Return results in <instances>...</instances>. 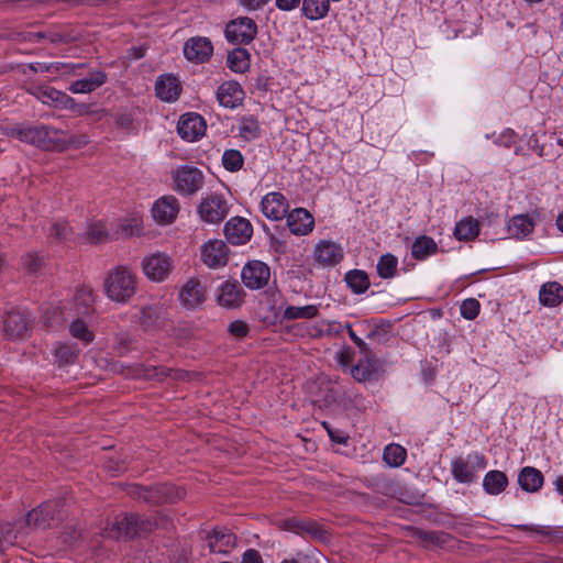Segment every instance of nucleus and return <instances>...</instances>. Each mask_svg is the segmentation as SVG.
<instances>
[{
	"label": "nucleus",
	"instance_id": "774afa93",
	"mask_svg": "<svg viewBox=\"0 0 563 563\" xmlns=\"http://www.w3.org/2000/svg\"><path fill=\"white\" fill-rule=\"evenodd\" d=\"M556 227L561 232H563V212L556 218Z\"/></svg>",
	"mask_w": 563,
	"mask_h": 563
},
{
	"label": "nucleus",
	"instance_id": "c9c22d12",
	"mask_svg": "<svg viewBox=\"0 0 563 563\" xmlns=\"http://www.w3.org/2000/svg\"><path fill=\"white\" fill-rule=\"evenodd\" d=\"M330 10V0H302L301 12L308 20L324 18Z\"/></svg>",
	"mask_w": 563,
	"mask_h": 563
},
{
	"label": "nucleus",
	"instance_id": "20e7f679",
	"mask_svg": "<svg viewBox=\"0 0 563 563\" xmlns=\"http://www.w3.org/2000/svg\"><path fill=\"white\" fill-rule=\"evenodd\" d=\"M173 189L180 196L196 195L205 185L201 169L192 165H181L172 172Z\"/></svg>",
	"mask_w": 563,
	"mask_h": 563
},
{
	"label": "nucleus",
	"instance_id": "0e129e2a",
	"mask_svg": "<svg viewBox=\"0 0 563 563\" xmlns=\"http://www.w3.org/2000/svg\"><path fill=\"white\" fill-rule=\"evenodd\" d=\"M67 142L74 147H81L88 143V137L86 135L71 136Z\"/></svg>",
	"mask_w": 563,
	"mask_h": 563
},
{
	"label": "nucleus",
	"instance_id": "423d86ee",
	"mask_svg": "<svg viewBox=\"0 0 563 563\" xmlns=\"http://www.w3.org/2000/svg\"><path fill=\"white\" fill-rule=\"evenodd\" d=\"M197 211L203 222L219 224L228 216L229 205L222 195L209 194L201 198Z\"/></svg>",
	"mask_w": 563,
	"mask_h": 563
},
{
	"label": "nucleus",
	"instance_id": "49530a36",
	"mask_svg": "<svg viewBox=\"0 0 563 563\" xmlns=\"http://www.w3.org/2000/svg\"><path fill=\"white\" fill-rule=\"evenodd\" d=\"M260 134V124L257 120L252 117H244L239 123V135L245 141L255 140Z\"/></svg>",
	"mask_w": 563,
	"mask_h": 563
},
{
	"label": "nucleus",
	"instance_id": "58836bf2",
	"mask_svg": "<svg viewBox=\"0 0 563 563\" xmlns=\"http://www.w3.org/2000/svg\"><path fill=\"white\" fill-rule=\"evenodd\" d=\"M437 243L433 241V239L422 235L415 240L412 247H411V254L416 260H424L429 255H432L437 252Z\"/></svg>",
	"mask_w": 563,
	"mask_h": 563
},
{
	"label": "nucleus",
	"instance_id": "4c0bfd02",
	"mask_svg": "<svg viewBox=\"0 0 563 563\" xmlns=\"http://www.w3.org/2000/svg\"><path fill=\"white\" fill-rule=\"evenodd\" d=\"M227 63L232 71L243 74L250 68V54L245 48H234L229 53Z\"/></svg>",
	"mask_w": 563,
	"mask_h": 563
},
{
	"label": "nucleus",
	"instance_id": "13d9d810",
	"mask_svg": "<svg viewBox=\"0 0 563 563\" xmlns=\"http://www.w3.org/2000/svg\"><path fill=\"white\" fill-rule=\"evenodd\" d=\"M268 2L269 0H239L240 5H242L247 11L261 10Z\"/></svg>",
	"mask_w": 563,
	"mask_h": 563
},
{
	"label": "nucleus",
	"instance_id": "ea45409f",
	"mask_svg": "<svg viewBox=\"0 0 563 563\" xmlns=\"http://www.w3.org/2000/svg\"><path fill=\"white\" fill-rule=\"evenodd\" d=\"M345 282L354 294H363L369 287L367 274L361 269H352L345 274Z\"/></svg>",
	"mask_w": 563,
	"mask_h": 563
},
{
	"label": "nucleus",
	"instance_id": "338daca9",
	"mask_svg": "<svg viewBox=\"0 0 563 563\" xmlns=\"http://www.w3.org/2000/svg\"><path fill=\"white\" fill-rule=\"evenodd\" d=\"M555 488L560 495H563V475L558 476L554 481Z\"/></svg>",
	"mask_w": 563,
	"mask_h": 563
},
{
	"label": "nucleus",
	"instance_id": "c85d7f7f",
	"mask_svg": "<svg viewBox=\"0 0 563 563\" xmlns=\"http://www.w3.org/2000/svg\"><path fill=\"white\" fill-rule=\"evenodd\" d=\"M544 482L542 473L532 466L523 467L518 475V484L522 490L528 493L538 492Z\"/></svg>",
	"mask_w": 563,
	"mask_h": 563
},
{
	"label": "nucleus",
	"instance_id": "864d4df0",
	"mask_svg": "<svg viewBox=\"0 0 563 563\" xmlns=\"http://www.w3.org/2000/svg\"><path fill=\"white\" fill-rule=\"evenodd\" d=\"M460 309L463 318L467 320H474L479 313L481 305L478 300L468 298L462 302Z\"/></svg>",
	"mask_w": 563,
	"mask_h": 563
},
{
	"label": "nucleus",
	"instance_id": "412c9836",
	"mask_svg": "<svg viewBox=\"0 0 563 563\" xmlns=\"http://www.w3.org/2000/svg\"><path fill=\"white\" fill-rule=\"evenodd\" d=\"M217 99L222 107L234 109L242 103L244 91L239 82L229 80L219 86Z\"/></svg>",
	"mask_w": 563,
	"mask_h": 563
},
{
	"label": "nucleus",
	"instance_id": "6e6552de",
	"mask_svg": "<svg viewBox=\"0 0 563 563\" xmlns=\"http://www.w3.org/2000/svg\"><path fill=\"white\" fill-rule=\"evenodd\" d=\"M60 501L48 500L32 509L26 516V525L33 529L44 530L60 519Z\"/></svg>",
	"mask_w": 563,
	"mask_h": 563
},
{
	"label": "nucleus",
	"instance_id": "603ef678",
	"mask_svg": "<svg viewBox=\"0 0 563 563\" xmlns=\"http://www.w3.org/2000/svg\"><path fill=\"white\" fill-rule=\"evenodd\" d=\"M44 264L43 257L34 253H29L22 257V265L30 274H36Z\"/></svg>",
	"mask_w": 563,
	"mask_h": 563
},
{
	"label": "nucleus",
	"instance_id": "aec40b11",
	"mask_svg": "<svg viewBox=\"0 0 563 563\" xmlns=\"http://www.w3.org/2000/svg\"><path fill=\"white\" fill-rule=\"evenodd\" d=\"M179 300L187 308H197L206 300V290L197 278H190L179 291Z\"/></svg>",
	"mask_w": 563,
	"mask_h": 563
},
{
	"label": "nucleus",
	"instance_id": "72a5a7b5",
	"mask_svg": "<svg viewBox=\"0 0 563 563\" xmlns=\"http://www.w3.org/2000/svg\"><path fill=\"white\" fill-rule=\"evenodd\" d=\"M478 233L479 223L472 217L463 218L454 228V236L459 241H472L477 238Z\"/></svg>",
	"mask_w": 563,
	"mask_h": 563
},
{
	"label": "nucleus",
	"instance_id": "4468645a",
	"mask_svg": "<svg viewBox=\"0 0 563 563\" xmlns=\"http://www.w3.org/2000/svg\"><path fill=\"white\" fill-rule=\"evenodd\" d=\"M180 210L178 199L173 195L163 196L157 199L152 207L154 220L163 225L173 223Z\"/></svg>",
	"mask_w": 563,
	"mask_h": 563
},
{
	"label": "nucleus",
	"instance_id": "c756f323",
	"mask_svg": "<svg viewBox=\"0 0 563 563\" xmlns=\"http://www.w3.org/2000/svg\"><path fill=\"white\" fill-rule=\"evenodd\" d=\"M534 229V221L528 214H518L508 222V233L515 239H525Z\"/></svg>",
	"mask_w": 563,
	"mask_h": 563
},
{
	"label": "nucleus",
	"instance_id": "473e14b6",
	"mask_svg": "<svg viewBox=\"0 0 563 563\" xmlns=\"http://www.w3.org/2000/svg\"><path fill=\"white\" fill-rule=\"evenodd\" d=\"M508 485V478L501 471H489L483 479V488L489 495L503 493Z\"/></svg>",
	"mask_w": 563,
	"mask_h": 563
},
{
	"label": "nucleus",
	"instance_id": "4be33fe9",
	"mask_svg": "<svg viewBox=\"0 0 563 563\" xmlns=\"http://www.w3.org/2000/svg\"><path fill=\"white\" fill-rule=\"evenodd\" d=\"M289 231L295 235H306L313 229L314 221L308 210L296 208L290 211L286 220Z\"/></svg>",
	"mask_w": 563,
	"mask_h": 563
},
{
	"label": "nucleus",
	"instance_id": "6ab92c4d",
	"mask_svg": "<svg viewBox=\"0 0 563 563\" xmlns=\"http://www.w3.org/2000/svg\"><path fill=\"white\" fill-rule=\"evenodd\" d=\"M208 548L212 553L227 554L236 544V537L227 528H216L207 536Z\"/></svg>",
	"mask_w": 563,
	"mask_h": 563
},
{
	"label": "nucleus",
	"instance_id": "e2e57ef3",
	"mask_svg": "<svg viewBox=\"0 0 563 563\" xmlns=\"http://www.w3.org/2000/svg\"><path fill=\"white\" fill-rule=\"evenodd\" d=\"M417 534L419 536L420 539H422L423 541L428 542V543H438L440 541H442V537L443 536H439L434 532H422V531H417Z\"/></svg>",
	"mask_w": 563,
	"mask_h": 563
},
{
	"label": "nucleus",
	"instance_id": "6e6d98bb",
	"mask_svg": "<svg viewBox=\"0 0 563 563\" xmlns=\"http://www.w3.org/2000/svg\"><path fill=\"white\" fill-rule=\"evenodd\" d=\"M517 529L522 531H529L531 533L550 537L552 536V531L550 527L547 526H538V525H517L515 526Z\"/></svg>",
	"mask_w": 563,
	"mask_h": 563
},
{
	"label": "nucleus",
	"instance_id": "e433bc0d",
	"mask_svg": "<svg viewBox=\"0 0 563 563\" xmlns=\"http://www.w3.org/2000/svg\"><path fill=\"white\" fill-rule=\"evenodd\" d=\"M540 302L548 307H555L563 300V287L559 283L544 284L539 292Z\"/></svg>",
	"mask_w": 563,
	"mask_h": 563
},
{
	"label": "nucleus",
	"instance_id": "f03ea898",
	"mask_svg": "<svg viewBox=\"0 0 563 563\" xmlns=\"http://www.w3.org/2000/svg\"><path fill=\"white\" fill-rule=\"evenodd\" d=\"M156 527H158L156 519L134 514H121L114 518L109 528L103 530L102 536L115 540L131 539L151 532Z\"/></svg>",
	"mask_w": 563,
	"mask_h": 563
},
{
	"label": "nucleus",
	"instance_id": "393cba45",
	"mask_svg": "<svg viewBox=\"0 0 563 563\" xmlns=\"http://www.w3.org/2000/svg\"><path fill=\"white\" fill-rule=\"evenodd\" d=\"M107 81V74L99 69L90 70L81 79L73 81L68 89L73 93H89L101 87Z\"/></svg>",
	"mask_w": 563,
	"mask_h": 563
},
{
	"label": "nucleus",
	"instance_id": "9b49d317",
	"mask_svg": "<svg viewBox=\"0 0 563 563\" xmlns=\"http://www.w3.org/2000/svg\"><path fill=\"white\" fill-rule=\"evenodd\" d=\"M201 261L209 268H220L228 264L229 249L222 240H210L201 246Z\"/></svg>",
	"mask_w": 563,
	"mask_h": 563
},
{
	"label": "nucleus",
	"instance_id": "37998d69",
	"mask_svg": "<svg viewBox=\"0 0 563 563\" xmlns=\"http://www.w3.org/2000/svg\"><path fill=\"white\" fill-rule=\"evenodd\" d=\"M397 267V257L390 253H386L379 257L376 269L380 278L389 279L396 276Z\"/></svg>",
	"mask_w": 563,
	"mask_h": 563
},
{
	"label": "nucleus",
	"instance_id": "0eeeda50",
	"mask_svg": "<svg viewBox=\"0 0 563 563\" xmlns=\"http://www.w3.org/2000/svg\"><path fill=\"white\" fill-rule=\"evenodd\" d=\"M173 269V258L163 252L150 254L142 261V271L144 275L154 283H162L166 280Z\"/></svg>",
	"mask_w": 563,
	"mask_h": 563
},
{
	"label": "nucleus",
	"instance_id": "9d476101",
	"mask_svg": "<svg viewBox=\"0 0 563 563\" xmlns=\"http://www.w3.org/2000/svg\"><path fill=\"white\" fill-rule=\"evenodd\" d=\"M241 277L247 288L261 289L267 285L271 271L264 262L251 261L242 268Z\"/></svg>",
	"mask_w": 563,
	"mask_h": 563
},
{
	"label": "nucleus",
	"instance_id": "de8ad7c7",
	"mask_svg": "<svg viewBox=\"0 0 563 563\" xmlns=\"http://www.w3.org/2000/svg\"><path fill=\"white\" fill-rule=\"evenodd\" d=\"M244 158L238 150H227L222 155V165L229 172H238L243 167Z\"/></svg>",
	"mask_w": 563,
	"mask_h": 563
},
{
	"label": "nucleus",
	"instance_id": "ddd939ff",
	"mask_svg": "<svg viewBox=\"0 0 563 563\" xmlns=\"http://www.w3.org/2000/svg\"><path fill=\"white\" fill-rule=\"evenodd\" d=\"M206 121L198 113L189 112L179 118L177 131L181 139L188 142H195L203 136L206 132Z\"/></svg>",
	"mask_w": 563,
	"mask_h": 563
},
{
	"label": "nucleus",
	"instance_id": "680f3d73",
	"mask_svg": "<svg viewBox=\"0 0 563 563\" xmlns=\"http://www.w3.org/2000/svg\"><path fill=\"white\" fill-rule=\"evenodd\" d=\"M301 0H275L276 7L282 11H291L300 4Z\"/></svg>",
	"mask_w": 563,
	"mask_h": 563
},
{
	"label": "nucleus",
	"instance_id": "b1692460",
	"mask_svg": "<svg viewBox=\"0 0 563 563\" xmlns=\"http://www.w3.org/2000/svg\"><path fill=\"white\" fill-rule=\"evenodd\" d=\"M155 92L161 100L173 102L178 99L181 86L179 80L173 75H162L156 80Z\"/></svg>",
	"mask_w": 563,
	"mask_h": 563
},
{
	"label": "nucleus",
	"instance_id": "39448f33",
	"mask_svg": "<svg viewBox=\"0 0 563 563\" xmlns=\"http://www.w3.org/2000/svg\"><path fill=\"white\" fill-rule=\"evenodd\" d=\"M487 467L486 457L479 452H472L466 457H455L451 461L453 478L462 484H470L476 479V473Z\"/></svg>",
	"mask_w": 563,
	"mask_h": 563
},
{
	"label": "nucleus",
	"instance_id": "2eb2a0df",
	"mask_svg": "<svg viewBox=\"0 0 563 563\" xmlns=\"http://www.w3.org/2000/svg\"><path fill=\"white\" fill-rule=\"evenodd\" d=\"M183 51L188 60L202 64L211 57L213 46L208 37L195 36L186 41Z\"/></svg>",
	"mask_w": 563,
	"mask_h": 563
},
{
	"label": "nucleus",
	"instance_id": "f704fd0d",
	"mask_svg": "<svg viewBox=\"0 0 563 563\" xmlns=\"http://www.w3.org/2000/svg\"><path fill=\"white\" fill-rule=\"evenodd\" d=\"M81 239L89 243H103L114 239L113 232H110L102 221L91 222Z\"/></svg>",
	"mask_w": 563,
	"mask_h": 563
},
{
	"label": "nucleus",
	"instance_id": "a18cd8bd",
	"mask_svg": "<svg viewBox=\"0 0 563 563\" xmlns=\"http://www.w3.org/2000/svg\"><path fill=\"white\" fill-rule=\"evenodd\" d=\"M406 456L407 452L405 448L399 444L391 443L384 449L383 460L387 465L398 467L405 463Z\"/></svg>",
	"mask_w": 563,
	"mask_h": 563
},
{
	"label": "nucleus",
	"instance_id": "a211bd4d",
	"mask_svg": "<svg viewBox=\"0 0 563 563\" xmlns=\"http://www.w3.org/2000/svg\"><path fill=\"white\" fill-rule=\"evenodd\" d=\"M289 208L286 197L282 192L272 191L266 194L261 201V209L264 216L271 220H280Z\"/></svg>",
	"mask_w": 563,
	"mask_h": 563
},
{
	"label": "nucleus",
	"instance_id": "a878e982",
	"mask_svg": "<svg viewBox=\"0 0 563 563\" xmlns=\"http://www.w3.org/2000/svg\"><path fill=\"white\" fill-rule=\"evenodd\" d=\"M30 93L45 104L67 107L68 103L74 102V99L65 92L48 86L34 87L30 89Z\"/></svg>",
	"mask_w": 563,
	"mask_h": 563
},
{
	"label": "nucleus",
	"instance_id": "bf43d9fd",
	"mask_svg": "<svg viewBox=\"0 0 563 563\" xmlns=\"http://www.w3.org/2000/svg\"><path fill=\"white\" fill-rule=\"evenodd\" d=\"M242 563H263V560L257 550L247 549L242 556Z\"/></svg>",
	"mask_w": 563,
	"mask_h": 563
},
{
	"label": "nucleus",
	"instance_id": "7ed1b4c3",
	"mask_svg": "<svg viewBox=\"0 0 563 563\" xmlns=\"http://www.w3.org/2000/svg\"><path fill=\"white\" fill-rule=\"evenodd\" d=\"M95 296L90 287H80L74 297L73 303L68 311H59L54 309L47 311L43 316V322L48 329H54L68 317L82 316L87 317L93 311Z\"/></svg>",
	"mask_w": 563,
	"mask_h": 563
},
{
	"label": "nucleus",
	"instance_id": "f8f14e48",
	"mask_svg": "<svg viewBox=\"0 0 563 563\" xmlns=\"http://www.w3.org/2000/svg\"><path fill=\"white\" fill-rule=\"evenodd\" d=\"M57 131L45 125L40 126H16L11 131V135L18 140L36 146H47V141L53 140V134Z\"/></svg>",
	"mask_w": 563,
	"mask_h": 563
},
{
	"label": "nucleus",
	"instance_id": "5fc2aeb1",
	"mask_svg": "<svg viewBox=\"0 0 563 563\" xmlns=\"http://www.w3.org/2000/svg\"><path fill=\"white\" fill-rule=\"evenodd\" d=\"M228 331L232 336L236 339H243L249 334L250 329L246 322L242 320H235L229 324Z\"/></svg>",
	"mask_w": 563,
	"mask_h": 563
},
{
	"label": "nucleus",
	"instance_id": "7c9ffc66",
	"mask_svg": "<svg viewBox=\"0 0 563 563\" xmlns=\"http://www.w3.org/2000/svg\"><path fill=\"white\" fill-rule=\"evenodd\" d=\"M188 373L180 369H172L163 366H146L144 368L143 376L146 379L165 380L167 378L172 380H185L188 377Z\"/></svg>",
	"mask_w": 563,
	"mask_h": 563
},
{
	"label": "nucleus",
	"instance_id": "3c124183",
	"mask_svg": "<svg viewBox=\"0 0 563 563\" xmlns=\"http://www.w3.org/2000/svg\"><path fill=\"white\" fill-rule=\"evenodd\" d=\"M343 325L338 321L322 320L316 329L317 335H338L343 330Z\"/></svg>",
	"mask_w": 563,
	"mask_h": 563
},
{
	"label": "nucleus",
	"instance_id": "a19ab883",
	"mask_svg": "<svg viewBox=\"0 0 563 563\" xmlns=\"http://www.w3.org/2000/svg\"><path fill=\"white\" fill-rule=\"evenodd\" d=\"M159 317V308L157 306H146L139 309L133 314V321L144 329H151L156 324Z\"/></svg>",
	"mask_w": 563,
	"mask_h": 563
},
{
	"label": "nucleus",
	"instance_id": "bb28decb",
	"mask_svg": "<svg viewBox=\"0 0 563 563\" xmlns=\"http://www.w3.org/2000/svg\"><path fill=\"white\" fill-rule=\"evenodd\" d=\"M5 334L11 339L23 338L29 332V320L20 311H11L4 320Z\"/></svg>",
	"mask_w": 563,
	"mask_h": 563
},
{
	"label": "nucleus",
	"instance_id": "dca6fc26",
	"mask_svg": "<svg viewBox=\"0 0 563 563\" xmlns=\"http://www.w3.org/2000/svg\"><path fill=\"white\" fill-rule=\"evenodd\" d=\"M313 255L316 262L320 265L334 266L343 260L344 252L339 243L330 240H321L316 244Z\"/></svg>",
	"mask_w": 563,
	"mask_h": 563
},
{
	"label": "nucleus",
	"instance_id": "1a4fd4ad",
	"mask_svg": "<svg viewBox=\"0 0 563 563\" xmlns=\"http://www.w3.org/2000/svg\"><path fill=\"white\" fill-rule=\"evenodd\" d=\"M257 34L256 23L247 16H240L225 26V37L234 44H249Z\"/></svg>",
	"mask_w": 563,
	"mask_h": 563
},
{
	"label": "nucleus",
	"instance_id": "2f4dec72",
	"mask_svg": "<svg viewBox=\"0 0 563 563\" xmlns=\"http://www.w3.org/2000/svg\"><path fill=\"white\" fill-rule=\"evenodd\" d=\"M142 232V219L136 216H130L120 221L117 230L113 231L114 239H126L139 235Z\"/></svg>",
	"mask_w": 563,
	"mask_h": 563
},
{
	"label": "nucleus",
	"instance_id": "f3484780",
	"mask_svg": "<svg viewBox=\"0 0 563 563\" xmlns=\"http://www.w3.org/2000/svg\"><path fill=\"white\" fill-rule=\"evenodd\" d=\"M253 233L251 222L242 217L231 218L224 225L227 240L235 245L245 244L250 241Z\"/></svg>",
	"mask_w": 563,
	"mask_h": 563
},
{
	"label": "nucleus",
	"instance_id": "052dcab7",
	"mask_svg": "<svg viewBox=\"0 0 563 563\" xmlns=\"http://www.w3.org/2000/svg\"><path fill=\"white\" fill-rule=\"evenodd\" d=\"M346 328L350 339L353 341V343L361 350L366 351L367 344L363 339L356 335V333L353 331L352 325L350 323H346L344 325Z\"/></svg>",
	"mask_w": 563,
	"mask_h": 563
},
{
	"label": "nucleus",
	"instance_id": "5701e85b",
	"mask_svg": "<svg viewBox=\"0 0 563 563\" xmlns=\"http://www.w3.org/2000/svg\"><path fill=\"white\" fill-rule=\"evenodd\" d=\"M217 301L224 308H238L243 302V289L236 282L227 280L219 288Z\"/></svg>",
	"mask_w": 563,
	"mask_h": 563
},
{
	"label": "nucleus",
	"instance_id": "f257e3e1",
	"mask_svg": "<svg viewBox=\"0 0 563 563\" xmlns=\"http://www.w3.org/2000/svg\"><path fill=\"white\" fill-rule=\"evenodd\" d=\"M103 291L109 300L125 305L137 291V277L132 268L117 266L104 277Z\"/></svg>",
	"mask_w": 563,
	"mask_h": 563
},
{
	"label": "nucleus",
	"instance_id": "09e8293b",
	"mask_svg": "<svg viewBox=\"0 0 563 563\" xmlns=\"http://www.w3.org/2000/svg\"><path fill=\"white\" fill-rule=\"evenodd\" d=\"M55 357L60 364H73L78 357V351L67 344H58L55 350Z\"/></svg>",
	"mask_w": 563,
	"mask_h": 563
},
{
	"label": "nucleus",
	"instance_id": "4d7b16f0",
	"mask_svg": "<svg viewBox=\"0 0 563 563\" xmlns=\"http://www.w3.org/2000/svg\"><path fill=\"white\" fill-rule=\"evenodd\" d=\"M515 141L516 133L511 129H506L498 135L495 143L505 147H510Z\"/></svg>",
	"mask_w": 563,
	"mask_h": 563
},
{
	"label": "nucleus",
	"instance_id": "c03bdc74",
	"mask_svg": "<svg viewBox=\"0 0 563 563\" xmlns=\"http://www.w3.org/2000/svg\"><path fill=\"white\" fill-rule=\"evenodd\" d=\"M76 319L70 323L69 325V332L70 334L85 342L86 344L90 343L95 339L93 332L88 328V324L85 317L82 316H75Z\"/></svg>",
	"mask_w": 563,
	"mask_h": 563
},
{
	"label": "nucleus",
	"instance_id": "cd10ccee",
	"mask_svg": "<svg viewBox=\"0 0 563 563\" xmlns=\"http://www.w3.org/2000/svg\"><path fill=\"white\" fill-rule=\"evenodd\" d=\"M85 67V64L74 63H31L29 68L35 73H57L60 71L64 75H81L79 71Z\"/></svg>",
	"mask_w": 563,
	"mask_h": 563
},
{
	"label": "nucleus",
	"instance_id": "69168bd1",
	"mask_svg": "<svg viewBox=\"0 0 563 563\" xmlns=\"http://www.w3.org/2000/svg\"><path fill=\"white\" fill-rule=\"evenodd\" d=\"M322 424L328 430L329 437L332 441L340 444H344L346 442V438L341 433H335L334 431L330 430L327 422H323Z\"/></svg>",
	"mask_w": 563,
	"mask_h": 563
},
{
	"label": "nucleus",
	"instance_id": "79ce46f5",
	"mask_svg": "<svg viewBox=\"0 0 563 563\" xmlns=\"http://www.w3.org/2000/svg\"><path fill=\"white\" fill-rule=\"evenodd\" d=\"M319 309L316 305H307L303 307L288 306L283 311L284 320L312 319L318 316Z\"/></svg>",
	"mask_w": 563,
	"mask_h": 563
},
{
	"label": "nucleus",
	"instance_id": "8fccbe9b",
	"mask_svg": "<svg viewBox=\"0 0 563 563\" xmlns=\"http://www.w3.org/2000/svg\"><path fill=\"white\" fill-rule=\"evenodd\" d=\"M73 235L71 228L64 221H56L49 224L48 236L58 241L67 240Z\"/></svg>",
	"mask_w": 563,
	"mask_h": 563
}]
</instances>
